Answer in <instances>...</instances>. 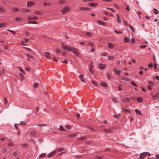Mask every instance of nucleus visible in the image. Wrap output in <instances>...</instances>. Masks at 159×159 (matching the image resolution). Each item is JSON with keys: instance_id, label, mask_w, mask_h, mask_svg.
<instances>
[{"instance_id": "nucleus-1", "label": "nucleus", "mask_w": 159, "mask_h": 159, "mask_svg": "<svg viewBox=\"0 0 159 159\" xmlns=\"http://www.w3.org/2000/svg\"><path fill=\"white\" fill-rule=\"evenodd\" d=\"M61 47L64 50H66L68 51L73 52L74 54L77 56L79 55L77 49L74 47H70L68 45L62 44Z\"/></svg>"}, {"instance_id": "nucleus-2", "label": "nucleus", "mask_w": 159, "mask_h": 159, "mask_svg": "<svg viewBox=\"0 0 159 159\" xmlns=\"http://www.w3.org/2000/svg\"><path fill=\"white\" fill-rule=\"evenodd\" d=\"M70 9V8L68 6H65L61 10V12L62 13L65 14Z\"/></svg>"}, {"instance_id": "nucleus-3", "label": "nucleus", "mask_w": 159, "mask_h": 159, "mask_svg": "<svg viewBox=\"0 0 159 159\" xmlns=\"http://www.w3.org/2000/svg\"><path fill=\"white\" fill-rule=\"evenodd\" d=\"M146 154V155H148L149 156H150L151 155L148 152H145L142 153L140 155V159H142L144 158V157H143V155H145Z\"/></svg>"}, {"instance_id": "nucleus-4", "label": "nucleus", "mask_w": 159, "mask_h": 159, "mask_svg": "<svg viewBox=\"0 0 159 159\" xmlns=\"http://www.w3.org/2000/svg\"><path fill=\"white\" fill-rule=\"evenodd\" d=\"M88 43L89 45H92L91 49L90 50V52H94L95 49L94 47V44L91 42H89Z\"/></svg>"}, {"instance_id": "nucleus-5", "label": "nucleus", "mask_w": 159, "mask_h": 159, "mask_svg": "<svg viewBox=\"0 0 159 159\" xmlns=\"http://www.w3.org/2000/svg\"><path fill=\"white\" fill-rule=\"evenodd\" d=\"M45 56L48 59H51L50 53L48 52H45L44 53Z\"/></svg>"}, {"instance_id": "nucleus-6", "label": "nucleus", "mask_w": 159, "mask_h": 159, "mask_svg": "<svg viewBox=\"0 0 159 159\" xmlns=\"http://www.w3.org/2000/svg\"><path fill=\"white\" fill-rule=\"evenodd\" d=\"M27 18L28 20H37L38 18V17L36 16H27Z\"/></svg>"}, {"instance_id": "nucleus-7", "label": "nucleus", "mask_w": 159, "mask_h": 159, "mask_svg": "<svg viewBox=\"0 0 159 159\" xmlns=\"http://www.w3.org/2000/svg\"><path fill=\"white\" fill-rule=\"evenodd\" d=\"M35 5V2L32 1H29L27 2V6L28 7L33 6Z\"/></svg>"}, {"instance_id": "nucleus-8", "label": "nucleus", "mask_w": 159, "mask_h": 159, "mask_svg": "<svg viewBox=\"0 0 159 159\" xmlns=\"http://www.w3.org/2000/svg\"><path fill=\"white\" fill-rule=\"evenodd\" d=\"M93 65L92 63H91L89 67V71L93 74V71L92 70V69H93Z\"/></svg>"}, {"instance_id": "nucleus-9", "label": "nucleus", "mask_w": 159, "mask_h": 159, "mask_svg": "<svg viewBox=\"0 0 159 159\" xmlns=\"http://www.w3.org/2000/svg\"><path fill=\"white\" fill-rule=\"evenodd\" d=\"M56 153V151H54L51 153H49L48 155V157H52Z\"/></svg>"}, {"instance_id": "nucleus-10", "label": "nucleus", "mask_w": 159, "mask_h": 159, "mask_svg": "<svg viewBox=\"0 0 159 159\" xmlns=\"http://www.w3.org/2000/svg\"><path fill=\"white\" fill-rule=\"evenodd\" d=\"M98 23L99 24L103 26H105L106 25V23L102 20H98Z\"/></svg>"}, {"instance_id": "nucleus-11", "label": "nucleus", "mask_w": 159, "mask_h": 159, "mask_svg": "<svg viewBox=\"0 0 159 159\" xmlns=\"http://www.w3.org/2000/svg\"><path fill=\"white\" fill-rule=\"evenodd\" d=\"M114 45L112 43H108V47L110 48H112L114 47Z\"/></svg>"}, {"instance_id": "nucleus-12", "label": "nucleus", "mask_w": 159, "mask_h": 159, "mask_svg": "<svg viewBox=\"0 0 159 159\" xmlns=\"http://www.w3.org/2000/svg\"><path fill=\"white\" fill-rule=\"evenodd\" d=\"M43 5L44 6H51L52 4L51 2H45L43 3Z\"/></svg>"}, {"instance_id": "nucleus-13", "label": "nucleus", "mask_w": 159, "mask_h": 159, "mask_svg": "<svg viewBox=\"0 0 159 159\" xmlns=\"http://www.w3.org/2000/svg\"><path fill=\"white\" fill-rule=\"evenodd\" d=\"M114 71L117 74L120 75L121 71L120 70H118L116 68H115L114 70Z\"/></svg>"}, {"instance_id": "nucleus-14", "label": "nucleus", "mask_w": 159, "mask_h": 159, "mask_svg": "<svg viewBox=\"0 0 159 159\" xmlns=\"http://www.w3.org/2000/svg\"><path fill=\"white\" fill-rule=\"evenodd\" d=\"M122 101L125 102H130L129 99L128 98H125L122 100Z\"/></svg>"}, {"instance_id": "nucleus-15", "label": "nucleus", "mask_w": 159, "mask_h": 159, "mask_svg": "<svg viewBox=\"0 0 159 159\" xmlns=\"http://www.w3.org/2000/svg\"><path fill=\"white\" fill-rule=\"evenodd\" d=\"M79 8L80 10L83 11H89L90 10L89 8L87 7H80Z\"/></svg>"}, {"instance_id": "nucleus-16", "label": "nucleus", "mask_w": 159, "mask_h": 159, "mask_svg": "<svg viewBox=\"0 0 159 159\" xmlns=\"http://www.w3.org/2000/svg\"><path fill=\"white\" fill-rule=\"evenodd\" d=\"M106 66V65L100 64L99 65V67L101 69H103L105 68Z\"/></svg>"}, {"instance_id": "nucleus-17", "label": "nucleus", "mask_w": 159, "mask_h": 159, "mask_svg": "<svg viewBox=\"0 0 159 159\" xmlns=\"http://www.w3.org/2000/svg\"><path fill=\"white\" fill-rule=\"evenodd\" d=\"M89 5L91 7H95L98 5V4L96 3H89Z\"/></svg>"}, {"instance_id": "nucleus-18", "label": "nucleus", "mask_w": 159, "mask_h": 159, "mask_svg": "<svg viewBox=\"0 0 159 159\" xmlns=\"http://www.w3.org/2000/svg\"><path fill=\"white\" fill-rule=\"evenodd\" d=\"M121 79L126 81H129L130 80V78L125 77H122L121 78Z\"/></svg>"}, {"instance_id": "nucleus-19", "label": "nucleus", "mask_w": 159, "mask_h": 159, "mask_svg": "<svg viewBox=\"0 0 159 159\" xmlns=\"http://www.w3.org/2000/svg\"><path fill=\"white\" fill-rule=\"evenodd\" d=\"M19 10L18 8L15 7H13L12 8V11L13 12H16L19 11Z\"/></svg>"}, {"instance_id": "nucleus-20", "label": "nucleus", "mask_w": 159, "mask_h": 159, "mask_svg": "<svg viewBox=\"0 0 159 159\" xmlns=\"http://www.w3.org/2000/svg\"><path fill=\"white\" fill-rule=\"evenodd\" d=\"M15 20L17 21H22L23 19L20 17H16L15 18Z\"/></svg>"}, {"instance_id": "nucleus-21", "label": "nucleus", "mask_w": 159, "mask_h": 159, "mask_svg": "<svg viewBox=\"0 0 159 159\" xmlns=\"http://www.w3.org/2000/svg\"><path fill=\"white\" fill-rule=\"evenodd\" d=\"M7 25V24L5 23H2L0 24V28L5 27Z\"/></svg>"}, {"instance_id": "nucleus-22", "label": "nucleus", "mask_w": 159, "mask_h": 159, "mask_svg": "<svg viewBox=\"0 0 159 159\" xmlns=\"http://www.w3.org/2000/svg\"><path fill=\"white\" fill-rule=\"evenodd\" d=\"M35 13L38 15H43V13L40 11H34Z\"/></svg>"}, {"instance_id": "nucleus-23", "label": "nucleus", "mask_w": 159, "mask_h": 159, "mask_svg": "<svg viewBox=\"0 0 159 159\" xmlns=\"http://www.w3.org/2000/svg\"><path fill=\"white\" fill-rule=\"evenodd\" d=\"M116 16H117V22L119 23H120L121 22V18L120 16H119V15L118 14H117Z\"/></svg>"}, {"instance_id": "nucleus-24", "label": "nucleus", "mask_w": 159, "mask_h": 159, "mask_svg": "<svg viewBox=\"0 0 159 159\" xmlns=\"http://www.w3.org/2000/svg\"><path fill=\"white\" fill-rule=\"evenodd\" d=\"M86 136H84L79 137L78 138V139L79 140H82L85 139H86Z\"/></svg>"}, {"instance_id": "nucleus-25", "label": "nucleus", "mask_w": 159, "mask_h": 159, "mask_svg": "<svg viewBox=\"0 0 159 159\" xmlns=\"http://www.w3.org/2000/svg\"><path fill=\"white\" fill-rule=\"evenodd\" d=\"M27 24H38V22H37V21H30L29 22L27 23Z\"/></svg>"}, {"instance_id": "nucleus-26", "label": "nucleus", "mask_w": 159, "mask_h": 159, "mask_svg": "<svg viewBox=\"0 0 159 159\" xmlns=\"http://www.w3.org/2000/svg\"><path fill=\"white\" fill-rule=\"evenodd\" d=\"M36 133V131L35 130H33L31 132L30 134L33 136H35Z\"/></svg>"}, {"instance_id": "nucleus-27", "label": "nucleus", "mask_w": 159, "mask_h": 159, "mask_svg": "<svg viewBox=\"0 0 159 159\" xmlns=\"http://www.w3.org/2000/svg\"><path fill=\"white\" fill-rule=\"evenodd\" d=\"M19 75L20 76V81H22L24 79V76L22 75V74L21 73H20Z\"/></svg>"}, {"instance_id": "nucleus-28", "label": "nucleus", "mask_w": 159, "mask_h": 159, "mask_svg": "<svg viewBox=\"0 0 159 159\" xmlns=\"http://www.w3.org/2000/svg\"><path fill=\"white\" fill-rule=\"evenodd\" d=\"M112 100L113 102L117 103L119 102L118 99L115 98H112Z\"/></svg>"}, {"instance_id": "nucleus-29", "label": "nucleus", "mask_w": 159, "mask_h": 159, "mask_svg": "<svg viewBox=\"0 0 159 159\" xmlns=\"http://www.w3.org/2000/svg\"><path fill=\"white\" fill-rule=\"evenodd\" d=\"M121 109L123 111H124L128 113H130V111L129 110L125 109H124L123 108H122Z\"/></svg>"}, {"instance_id": "nucleus-30", "label": "nucleus", "mask_w": 159, "mask_h": 159, "mask_svg": "<svg viewBox=\"0 0 159 159\" xmlns=\"http://www.w3.org/2000/svg\"><path fill=\"white\" fill-rule=\"evenodd\" d=\"M159 97V94L158 93H157L153 96V98L154 99H157Z\"/></svg>"}, {"instance_id": "nucleus-31", "label": "nucleus", "mask_w": 159, "mask_h": 159, "mask_svg": "<svg viewBox=\"0 0 159 159\" xmlns=\"http://www.w3.org/2000/svg\"><path fill=\"white\" fill-rule=\"evenodd\" d=\"M136 100L139 102H141L143 101V100L142 98L139 97L136 99Z\"/></svg>"}, {"instance_id": "nucleus-32", "label": "nucleus", "mask_w": 159, "mask_h": 159, "mask_svg": "<svg viewBox=\"0 0 159 159\" xmlns=\"http://www.w3.org/2000/svg\"><path fill=\"white\" fill-rule=\"evenodd\" d=\"M107 78L109 80H111L112 78V76L108 73H107Z\"/></svg>"}, {"instance_id": "nucleus-33", "label": "nucleus", "mask_w": 159, "mask_h": 159, "mask_svg": "<svg viewBox=\"0 0 159 159\" xmlns=\"http://www.w3.org/2000/svg\"><path fill=\"white\" fill-rule=\"evenodd\" d=\"M91 83L93 85L96 86H97L98 85V84L96 81H92Z\"/></svg>"}, {"instance_id": "nucleus-34", "label": "nucleus", "mask_w": 159, "mask_h": 159, "mask_svg": "<svg viewBox=\"0 0 159 159\" xmlns=\"http://www.w3.org/2000/svg\"><path fill=\"white\" fill-rule=\"evenodd\" d=\"M66 0H60L59 2L60 4H63L65 3H66Z\"/></svg>"}, {"instance_id": "nucleus-35", "label": "nucleus", "mask_w": 159, "mask_h": 159, "mask_svg": "<svg viewBox=\"0 0 159 159\" xmlns=\"http://www.w3.org/2000/svg\"><path fill=\"white\" fill-rule=\"evenodd\" d=\"M46 156V154L45 153H43L40 154L39 156V157L40 158H43L45 157Z\"/></svg>"}, {"instance_id": "nucleus-36", "label": "nucleus", "mask_w": 159, "mask_h": 159, "mask_svg": "<svg viewBox=\"0 0 159 159\" xmlns=\"http://www.w3.org/2000/svg\"><path fill=\"white\" fill-rule=\"evenodd\" d=\"M7 30L11 33L14 35H15L16 34V33L14 31L11 30Z\"/></svg>"}, {"instance_id": "nucleus-37", "label": "nucleus", "mask_w": 159, "mask_h": 159, "mask_svg": "<svg viewBox=\"0 0 159 159\" xmlns=\"http://www.w3.org/2000/svg\"><path fill=\"white\" fill-rule=\"evenodd\" d=\"M153 12L155 14H157L158 13V11L156 9L154 8L153 9Z\"/></svg>"}, {"instance_id": "nucleus-38", "label": "nucleus", "mask_w": 159, "mask_h": 159, "mask_svg": "<svg viewBox=\"0 0 159 159\" xmlns=\"http://www.w3.org/2000/svg\"><path fill=\"white\" fill-rule=\"evenodd\" d=\"M59 130L60 131H66V129L63 128V126L61 125H60L59 127Z\"/></svg>"}, {"instance_id": "nucleus-39", "label": "nucleus", "mask_w": 159, "mask_h": 159, "mask_svg": "<svg viewBox=\"0 0 159 159\" xmlns=\"http://www.w3.org/2000/svg\"><path fill=\"white\" fill-rule=\"evenodd\" d=\"M103 130L105 132H107V133H111V130L110 129H103Z\"/></svg>"}, {"instance_id": "nucleus-40", "label": "nucleus", "mask_w": 159, "mask_h": 159, "mask_svg": "<svg viewBox=\"0 0 159 159\" xmlns=\"http://www.w3.org/2000/svg\"><path fill=\"white\" fill-rule=\"evenodd\" d=\"M55 52L57 53H60L61 52V51L59 49H56L55 50Z\"/></svg>"}, {"instance_id": "nucleus-41", "label": "nucleus", "mask_w": 159, "mask_h": 159, "mask_svg": "<svg viewBox=\"0 0 159 159\" xmlns=\"http://www.w3.org/2000/svg\"><path fill=\"white\" fill-rule=\"evenodd\" d=\"M101 85H102L103 86H104V87H107V84L105 82H102L101 83Z\"/></svg>"}, {"instance_id": "nucleus-42", "label": "nucleus", "mask_w": 159, "mask_h": 159, "mask_svg": "<svg viewBox=\"0 0 159 159\" xmlns=\"http://www.w3.org/2000/svg\"><path fill=\"white\" fill-rule=\"evenodd\" d=\"M19 125H25L26 124V123L25 121H21L20 124H19Z\"/></svg>"}, {"instance_id": "nucleus-43", "label": "nucleus", "mask_w": 159, "mask_h": 159, "mask_svg": "<svg viewBox=\"0 0 159 159\" xmlns=\"http://www.w3.org/2000/svg\"><path fill=\"white\" fill-rule=\"evenodd\" d=\"M129 28L133 31L134 32H135V30L134 29L133 27L130 25H129Z\"/></svg>"}, {"instance_id": "nucleus-44", "label": "nucleus", "mask_w": 159, "mask_h": 159, "mask_svg": "<svg viewBox=\"0 0 159 159\" xmlns=\"http://www.w3.org/2000/svg\"><path fill=\"white\" fill-rule=\"evenodd\" d=\"M135 111H136V112L137 113H138V114H139V115H141V111H140V110H139L137 109H136L135 110Z\"/></svg>"}, {"instance_id": "nucleus-45", "label": "nucleus", "mask_w": 159, "mask_h": 159, "mask_svg": "<svg viewBox=\"0 0 159 159\" xmlns=\"http://www.w3.org/2000/svg\"><path fill=\"white\" fill-rule=\"evenodd\" d=\"M124 40L125 42H128L129 41V39L127 37H125L124 39Z\"/></svg>"}, {"instance_id": "nucleus-46", "label": "nucleus", "mask_w": 159, "mask_h": 159, "mask_svg": "<svg viewBox=\"0 0 159 159\" xmlns=\"http://www.w3.org/2000/svg\"><path fill=\"white\" fill-rule=\"evenodd\" d=\"M6 10L2 7H0V12H5Z\"/></svg>"}, {"instance_id": "nucleus-47", "label": "nucleus", "mask_w": 159, "mask_h": 159, "mask_svg": "<svg viewBox=\"0 0 159 159\" xmlns=\"http://www.w3.org/2000/svg\"><path fill=\"white\" fill-rule=\"evenodd\" d=\"M115 32L117 34H122V32L121 31H118L117 30H114Z\"/></svg>"}, {"instance_id": "nucleus-48", "label": "nucleus", "mask_w": 159, "mask_h": 159, "mask_svg": "<svg viewBox=\"0 0 159 159\" xmlns=\"http://www.w3.org/2000/svg\"><path fill=\"white\" fill-rule=\"evenodd\" d=\"M21 145L22 147H26L28 146V144L27 143H25V144H22Z\"/></svg>"}, {"instance_id": "nucleus-49", "label": "nucleus", "mask_w": 159, "mask_h": 159, "mask_svg": "<svg viewBox=\"0 0 159 159\" xmlns=\"http://www.w3.org/2000/svg\"><path fill=\"white\" fill-rule=\"evenodd\" d=\"M22 11L24 13L28 12L30 11V10L28 9H24L22 10Z\"/></svg>"}, {"instance_id": "nucleus-50", "label": "nucleus", "mask_w": 159, "mask_h": 159, "mask_svg": "<svg viewBox=\"0 0 159 159\" xmlns=\"http://www.w3.org/2000/svg\"><path fill=\"white\" fill-rule=\"evenodd\" d=\"M148 83L151 85L153 86L154 85V83L152 81H151V80L149 81Z\"/></svg>"}, {"instance_id": "nucleus-51", "label": "nucleus", "mask_w": 159, "mask_h": 159, "mask_svg": "<svg viewBox=\"0 0 159 159\" xmlns=\"http://www.w3.org/2000/svg\"><path fill=\"white\" fill-rule=\"evenodd\" d=\"M64 150V149L62 148H61L57 149V151L58 152H60L61 151H63Z\"/></svg>"}, {"instance_id": "nucleus-52", "label": "nucleus", "mask_w": 159, "mask_h": 159, "mask_svg": "<svg viewBox=\"0 0 159 159\" xmlns=\"http://www.w3.org/2000/svg\"><path fill=\"white\" fill-rule=\"evenodd\" d=\"M77 135L76 134H71L69 135V136L71 137H73L76 136Z\"/></svg>"}, {"instance_id": "nucleus-53", "label": "nucleus", "mask_w": 159, "mask_h": 159, "mask_svg": "<svg viewBox=\"0 0 159 159\" xmlns=\"http://www.w3.org/2000/svg\"><path fill=\"white\" fill-rule=\"evenodd\" d=\"M87 35L89 36L90 37H91L92 35V33H91L89 32H88L86 33Z\"/></svg>"}, {"instance_id": "nucleus-54", "label": "nucleus", "mask_w": 159, "mask_h": 159, "mask_svg": "<svg viewBox=\"0 0 159 159\" xmlns=\"http://www.w3.org/2000/svg\"><path fill=\"white\" fill-rule=\"evenodd\" d=\"M106 9H107L110 10H111L113 12H115V10L112 8H109L108 7H107Z\"/></svg>"}, {"instance_id": "nucleus-55", "label": "nucleus", "mask_w": 159, "mask_h": 159, "mask_svg": "<svg viewBox=\"0 0 159 159\" xmlns=\"http://www.w3.org/2000/svg\"><path fill=\"white\" fill-rule=\"evenodd\" d=\"M131 83L135 87H136L137 86L136 84L133 81H131Z\"/></svg>"}, {"instance_id": "nucleus-56", "label": "nucleus", "mask_w": 159, "mask_h": 159, "mask_svg": "<svg viewBox=\"0 0 159 159\" xmlns=\"http://www.w3.org/2000/svg\"><path fill=\"white\" fill-rule=\"evenodd\" d=\"M27 57H29L30 58L34 59V57L33 56H32L29 54H27Z\"/></svg>"}, {"instance_id": "nucleus-57", "label": "nucleus", "mask_w": 159, "mask_h": 159, "mask_svg": "<svg viewBox=\"0 0 159 159\" xmlns=\"http://www.w3.org/2000/svg\"><path fill=\"white\" fill-rule=\"evenodd\" d=\"M121 116V114L115 115L114 116V117L115 118H117Z\"/></svg>"}, {"instance_id": "nucleus-58", "label": "nucleus", "mask_w": 159, "mask_h": 159, "mask_svg": "<svg viewBox=\"0 0 159 159\" xmlns=\"http://www.w3.org/2000/svg\"><path fill=\"white\" fill-rule=\"evenodd\" d=\"M4 99L5 104L7 105L8 103V101L6 98H5Z\"/></svg>"}, {"instance_id": "nucleus-59", "label": "nucleus", "mask_w": 159, "mask_h": 159, "mask_svg": "<svg viewBox=\"0 0 159 159\" xmlns=\"http://www.w3.org/2000/svg\"><path fill=\"white\" fill-rule=\"evenodd\" d=\"M79 77L80 79L82 80L84 78V75H79Z\"/></svg>"}, {"instance_id": "nucleus-60", "label": "nucleus", "mask_w": 159, "mask_h": 159, "mask_svg": "<svg viewBox=\"0 0 159 159\" xmlns=\"http://www.w3.org/2000/svg\"><path fill=\"white\" fill-rule=\"evenodd\" d=\"M115 58V57L112 56H109L108 57V59L109 60H113Z\"/></svg>"}, {"instance_id": "nucleus-61", "label": "nucleus", "mask_w": 159, "mask_h": 159, "mask_svg": "<svg viewBox=\"0 0 159 159\" xmlns=\"http://www.w3.org/2000/svg\"><path fill=\"white\" fill-rule=\"evenodd\" d=\"M17 153H18L17 151H15L13 153V154L14 156H16L17 154Z\"/></svg>"}, {"instance_id": "nucleus-62", "label": "nucleus", "mask_w": 159, "mask_h": 159, "mask_svg": "<svg viewBox=\"0 0 159 159\" xmlns=\"http://www.w3.org/2000/svg\"><path fill=\"white\" fill-rule=\"evenodd\" d=\"M25 70L28 71H30L31 70L30 68L28 67H26Z\"/></svg>"}, {"instance_id": "nucleus-63", "label": "nucleus", "mask_w": 159, "mask_h": 159, "mask_svg": "<svg viewBox=\"0 0 159 159\" xmlns=\"http://www.w3.org/2000/svg\"><path fill=\"white\" fill-rule=\"evenodd\" d=\"M124 24L127 26H129V25L127 23V22L125 20L124 21Z\"/></svg>"}, {"instance_id": "nucleus-64", "label": "nucleus", "mask_w": 159, "mask_h": 159, "mask_svg": "<svg viewBox=\"0 0 159 159\" xmlns=\"http://www.w3.org/2000/svg\"><path fill=\"white\" fill-rule=\"evenodd\" d=\"M70 127H70V125H67L66 126V128L67 129H70Z\"/></svg>"}]
</instances>
